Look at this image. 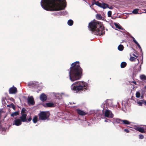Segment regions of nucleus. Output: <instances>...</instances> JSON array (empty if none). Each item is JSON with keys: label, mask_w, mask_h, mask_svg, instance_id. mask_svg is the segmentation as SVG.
Segmentation results:
<instances>
[{"label": "nucleus", "mask_w": 146, "mask_h": 146, "mask_svg": "<svg viewBox=\"0 0 146 146\" xmlns=\"http://www.w3.org/2000/svg\"><path fill=\"white\" fill-rule=\"evenodd\" d=\"M143 98V96H141V99H142Z\"/></svg>", "instance_id": "52"}, {"label": "nucleus", "mask_w": 146, "mask_h": 146, "mask_svg": "<svg viewBox=\"0 0 146 146\" xmlns=\"http://www.w3.org/2000/svg\"><path fill=\"white\" fill-rule=\"evenodd\" d=\"M101 107L103 110L112 109L114 107L112 101L111 99H107L101 105Z\"/></svg>", "instance_id": "5"}, {"label": "nucleus", "mask_w": 146, "mask_h": 146, "mask_svg": "<svg viewBox=\"0 0 146 146\" xmlns=\"http://www.w3.org/2000/svg\"><path fill=\"white\" fill-rule=\"evenodd\" d=\"M131 38H132V39H133V40H134L135 39V38H134V37H133V36H131Z\"/></svg>", "instance_id": "49"}, {"label": "nucleus", "mask_w": 146, "mask_h": 146, "mask_svg": "<svg viewBox=\"0 0 146 146\" xmlns=\"http://www.w3.org/2000/svg\"><path fill=\"white\" fill-rule=\"evenodd\" d=\"M122 123H123L124 124L128 125L130 123L127 120H122Z\"/></svg>", "instance_id": "31"}, {"label": "nucleus", "mask_w": 146, "mask_h": 146, "mask_svg": "<svg viewBox=\"0 0 146 146\" xmlns=\"http://www.w3.org/2000/svg\"><path fill=\"white\" fill-rule=\"evenodd\" d=\"M1 125H0V128H1Z\"/></svg>", "instance_id": "59"}, {"label": "nucleus", "mask_w": 146, "mask_h": 146, "mask_svg": "<svg viewBox=\"0 0 146 146\" xmlns=\"http://www.w3.org/2000/svg\"><path fill=\"white\" fill-rule=\"evenodd\" d=\"M5 113V112L3 110H0V117Z\"/></svg>", "instance_id": "36"}, {"label": "nucleus", "mask_w": 146, "mask_h": 146, "mask_svg": "<svg viewBox=\"0 0 146 146\" xmlns=\"http://www.w3.org/2000/svg\"><path fill=\"white\" fill-rule=\"evenodd\" d=\"M143 101H144V100H138L136 102V103L139 106H141L143 104H144Z\"/></svg>", "instance_id": "20"}, {"label": "nucleus", "mask_w": 146, "mask_h": 146, "mask_svg": "<svg viewBox=\"0 0 146 146\" xmlns=\"http://www.w3.org/2000/svg\"><path fill=\"white\" fill-rule=\"evenodd\" d=\"M133 41L134 42V43L136 44H137L138 43V42H137V41L135 40V39H134L133 40Z\"/></svg>", "instance_id": "42"}, {"label": "nucleus", "mask_w": 146, "mask_h": 146, "mask_svg": "<svg viewBox=\"0 0 146 146\" xmlns=\"http://www.w3.org/2000/svg\"><path fill=\"white\" fill-rule=\"evenodd\" d=\"M89 87V85L86 82L78 81L74 83L71 86V88L74 93H79L80 92L88 90Z\"/></svg>", "instance_id": "4"}, {"label": "nucleus", "mask_w": 146, "mask_h": 146, "mask_svg": "<svg viewBox=\"0 0 146 146\" xmlns=\"http://www.w3.org/2000/svg\"><path fill=\"white\" fill-rule=\"evenodd\" d=\"M6 115H5V116H4V117L5 118L6 117Z\"/></svg>", "instance_id": "56"}, {"label": "nucleus", "mask_w": 146, "mask_h": 146, "mask_svg": "<svg viewBox=\"0 0 146 146\" xmlns=\"http://www.w3.org/2000/svg\"><path fill=\"white\" fill-rule=\"evenodd\" d=\"M22 110H25V108H23Z\"/></svg>", "instance_id": "55"}, {"label": "nucleus", "mask_w": 146, "mask_h": 146, "mask_svg": "<svg viewBox=\"0 0 146 146\" xmlns=\"http://www.w3.org/2000/svg\"><path fill=\"white\" fill-rule=\"evenodd\" d=\"M95 4L96 5H97L98 6L101 7V6H102V3H100L98 2H96L95 3Z\"/></svg>", "instance_id": "35"}, {"label": "nucleus", "mask_w": 146, "mask_h": 146, "mask_svg": "<svg viewBox=\"0 0 146 146\" xmlns=\"http://www.w3.org/2000/svg\"><path fill=\"white\" fill-rule=\"evenodd\" d=\"M80 119L78 118H77L76 119H75V120L76 121H77L78 120H80Z\"/></svg>", "instance_id": "44"}, {"label": "nucleus", "mask_w": 146, "mask_h": 146, "mask_svg": "<svg viewBox=\"0 0 146 146\" xmlns=\"http://www.w3.org/2000/svg\"><path fill=\"white\" fill-rule=\"evenodd\" d=\"M133 55L134 56H135L136 58H137L138 57V56H137L136 55H135L134 54H133Z\"/></svg>", "instance_id": "47"}, {"label": "nucleus", "mask_w": 146, "mask_h": 146, "mask_svg": "<svg viewBox=\"0 0 146 146\" xmlns=\"http://www.w3.org/2000/svg\"><path fill=\"white\" fill-rule=\"evenodd\" d=\"M17 88L14 86H13L12 87L10 88L9 90V93L11 94H15L17 93Z\"/></svg>", "instance_id": "12"}, {"label": "nucleus", "mask_w": 146, "mask_h": 146, "mask_svg": "<svg viewBox=\"0 0 146 146\" xmlns=\"http://www.w3.org/2000/svg\"><path fill=\"white\" fill-rule=\"evenodd\" d=\"M143 102H144V104L146 106V102H145V101L144 100V101H143Z\"/></svg>", "instance_id": "51"}, {"label": "nucleus", "mask_w": 146, "mask_h": 146, "mask_svg": "<svg viewBox=\"0 0 146 146\" xmlns=\"http://www.w3.org/2000/svg\"><path fill=\"white\" fill-rule=\"evenodd\" d=\"M60 98H58V99H60Z\"/></svg>", "instance_id": "61"}, {"label": "nucleus", "mask_w": 146, "mask_h": 146, "mask_svg": "<svg viewBox=\"0 0 146 146\" xmlns=\"http://www.w3.org/2000/svg\"><path fill=\"white\" fill-rule=\"evenodd\" d=\"M101 7L104 9H106L108 7V5L105 3H102Z\"/></svg>", "instance_id": "21"}, {"label": "nucleus", "mask_w": 146, "mask_h": 146, "mask_svg": "<svg viewBox=\"0 0 146 146\" xmlns=\"http://www.w3.org/2000/svg\"><path fill=\"white\" fill-rule=\"evenodd\" d=\"M96 18L98 19H102V17L100 15L97 14L96 15Z\"/></svg>", "instance_id": "34"}, {"label": "nucleus", "mask_w": 146, "mask_h": 146, "mask_svg": "<svg viewBox=\"0 0 146 146\" xmlns=\"http://www.w3.org/2000/svg\"><path fill=\"white\" fill-rule=\"evenodd\" d=\"M104 114L105 117L108 118H112L114 116L113 114L110 110H106Z\"/></svg>", "instance_id": "9"}, {"label": "nucleus", "mask_w": 146, "mask_h": 146, "mask_svg": "<svg viewBox=\"0 0 146 146\" xmlns=\"http://www.w3.org/2000/svg\"><path fill=\"white\" fill-rule=\"evenodd\" d=\"M108 8H109V9H113V7L112 6H111L110 7H108Z\"/></svg>", "instance_id": "46"}, {"label": "nucleus", "mask_w": 146, "mask_h": 146, "mask_svg": "<svg viewBox=\"0 0 146 146\" xmlns=\"http://www.w3.org/2000/svg\"><path fill=\"white\" fill-rule=\"evenodd\" d=\"M103 111H104V110H103ZM103 112L104 113V112L103 111Z\"/></svg>", "instance_id": "62"}, {"label": "nucleus", "mask_w": 146, "mask_h": 146, "mask_svg": "<svg viewBox=\"0 0 146 146\" xmlns=\"http://www.w3.org/2000/svg\"><path fill=\"white\" fill-rule=\"evenodd\" d=\"M28 85L31 88H36L39 87V83L38 82L31 81L28 83Z\"/></svg>", "instance_id": "8"}, {"label": "nucleus", "mask_w": 146, "mask_h": 146, "mask_svg": "<svg viewBox=\"0 0 146 146\" xmlns=\"http://www.w3.org/2000/svg\"><path fill=\"white\" fill-rule=\"evenodd\" d=\"M33 121L34 123H36L37 121V117L36 116H35L33 119Z\"/></svg>", "instance_id": "32"}, {"label": "nucleus", "mask_w": 146, "mask_h": 146, "mask_svg": "<svg viewBox=\"0 0 146 146\" xmlns=\"http://www.w3.org/2000/svg\"><path fill=\"white\" fill-rule=\"evenodd\" d=\"M108 16L109 17H111V11H109L108 13Z\"/></svg>", "instance_id": "37"}, {"label": "nucleus", "mask_w": 146, "mask_h": 146, "mask_svg": "<svg viewBox=\"0 0 146 146\" xmlns=\"http://www.w3.org/2000/svg\"><path fill=\"white\" fill-rule=\"evenodd\" d=\"M31 118L30 117L28 119V120L29 121H30L31 120Z\"/></svg>", "instance_id": "43"}, {"label": "nucleus", "mask_w": 146, "mask_h": 146, "mask_svg": "<svg viewBox=\"0 0 146 146\" xmlns=\"http://www.w3.org/2000/svg\"><path fill=\"white\" fill-rule=\"evenodd\" d=\"M26 110H21V116L20 117V119L23 122H27V119L26 118L27 116V113L25 111Z\"/></svg>", "instance_id": "7"}, {"label": "nucleus", "mask_w": 146, "mask_h": 146, "mask_svg": "<svg viewBox=\"0 0 146 146\" xmlns=\"http://www.w3.org/2000/svg\"><path fill=\"white\" fill-rule=\"evenodd\" d=\"M137 46H138V47L139 48V49L141 50V48L140 46V45H139V44L138 43L137 44H136Z\"/></svg>", "instance_id": "39"}, {"label": "nucleus", "mask_w": 146, "mask_h": 146, "mask_svg": "<svg viewBox=\"0 0 146 146\" xmlns=\"http://www.w3.org/2000/svg\"><path fill=\"white\" fill-rule=\"evenodd\" d=\"M7 107H9L10 108H12L13 110H15V106L12 103L10 104L7 105Z\"/></svg>", "instance_id": "23"}, {"label": "nucleus", "mask_w": 146, "mask_h": 146, "mask_svg": "<svg viewBox=\"0 0 146 146\" xmlns=\"http://www.w3.org/2000/svg\"><path fill=\"white\" fill-rule=\"evenodd\" d=\"M67 24L70 26H72L73 24V21L71 19H70L68 21Z\"/></svg>", "instance_id": "25"}, {"label": "nucleus", "mask_w": 146, "mask_h": 146, "mask_svg": "<svg viewBox=\"0 0 146 146\" xmlns=\"http://www.w3.org/2000/svg\"><path fill=\"white\" fill-rule=\"evenodd\" d=\"M67 14V12L66 11H60L59 12H55L53 13V15L54 16L57 15L58 16L66 15Z\"/></svg>", "instance_id": "13"}, {"label": "nucleus", "mask_w": 146, "mask_h": 146, "mask_svg": "<svg viewBox=\"0 0 146 146\" xmlns=\"http://www.w3.org/2000/svg\"><path fill=\"white\" fill-rule=\"evenodd\" d=\"M22 121L20 119H17L13 122V125H15L17 126H19L22 124Z\"/></svg>", "instance_id": "11"}, {"label": "nucleus", "mask_w": 146, "mask_h": 146, "mask_svg": "<svg viewBox=\"0 0 146 146\" xmlns=\"http://www.w3.org/2000/svg\"><path fill=\"white\" fill-rule=\"evenodd\" d=\"M27 100L28 103L29 105H33L35 104L34 98L32 96L28 97Z\"/></svg>", "instance_id": "10"}, {"label": "nucleus", "mask_w": 146, "mask_h": 146, "mask_svg": "<svg viewBox=\"0 0 146 146\" xmlns=\"http://www.w3.org/2000/svg\"><path fill=\"white\" fill-rule=\"evenodd\" d=\"M124 130L127 133H128L129 132V130L127 129H125Z\"/></svg>", "instance_id": "40"}, {"label": "nucleus", "mask_w": 146, "mask_h": 146, "mask_svg": "<svg viewBox=\"0 0 146 146\" xmlns=\"http://www.w3.org/2000/svg\"><path fill=\"white\" fill-rule=\"evenodd\" d=\"M40 4L42 7L47 11H58L64 9L66 6L65 0L58 2H55L53 0H42Z\"/></svg>", "instance_id": "1"}, {"label": "nucleus", "mask_w": 146, "mask_h": 146, "mask_svg": "<svg viewBox=\"0 0 146 146\" xmlns=\"http://www.w3.org/2000/svg\"><path fill=\"white\" fill-rule=\"evenodd\" d=\"M113 121L112 123H122V120H121L119 119L118 118H113Z\"/></svg>", "instance_id": "17"}, {"label": "nucleus", "mask_w": 146, "mask_h": 146, "mask_svg": "<svg viewBox=\"0 0 146 146\" xmlns=\"http://www.w3.org/2000/svg\"><path fill=\"white\" fill-rule=\"evenodd\" d=\"M136 60H137V61H138V63H139V60L134 57H131L130 59V60L131 61H135Z\"/></svg>", "instance_id": "27"}, {"label": "nucleus", "mask_w": 146, "mask_h": 146, "mask_svg": "<svg viewBox=\"0 0 146 146\" xmlns=\"http://www.w3.org/2000/svg\"><path fill=\"white\" fill-rule=\"evenodd\" d=\"M111 121L110 120H109L108 119H106L105 120V122H110Z\"/></svg>", "instance_id": "41"}, {"label": "nucleus", "mask_w": 146, "mask_h": 146, "mask_svg": "<svg viewBox=\"0 0 146 146\" xmlns=\"http://www.w3.org/2000/svg\"><path fill=\"white\" fill-rule=\"evenodd\" d=\"M124 48L123 46V45L121 44H120L119 45L118 47V50L120 51H122L123 50Z\"/></svg>", "instance_id": "28"}, {"label": "nucleus", "mask_w": 146, "mask_h": 146, "mask_svg": "<svg viewBox=\"0 0 146 146\" xmlns=\"http://www.w3.org/2000/svg\"><path fill=\"white\" fill-rule=\"evenodd\" d=\"M136 97L138 98H139L140 97L141 94L139 92H137L136 93Z\"/></svg>", "instance_id": "33"}, {"label": "nucleus", "mask_w": 146, "mask_h": 146, "mask_svg": "<svg viewBox=\"0 0 146 146\" xmlns=\"http://www.w3.org/2000/svg\"><path fill=\"white\" fill-rule=\"evenodd\" d=\"M88 29L93 34L100 36L105 33L104 27L101 22L96 21H92L89 23Z\"/></svg>", "instance_id": "3"}, {"label": "nucleus", "mask_w": 146, "mask_h": 146, "mask_svg": "<svg viewBox=\"0 0 146 146\" xmlns=\"http://www.w3.org/2000/svg\"><path fill=\"white\" fill-rule=\"evenodd\" d=\"M47 97L46 95L44 93H42L40 96V100L42 102L46 101L47 100Z\"/></svg>", "instance_id": "15"}, {"label": "nucleus", "mask_w": 146, "mask_h": 146, "mask_svg": "<svg viewBox=\"0 0 146 146\" xmlns=\"http://www.w3.org/2000/svg\"><path fill=\"white\" fill-rule=\"evenodd\" d=\"M139 9H136L133 10L132 11V13L134 14H137L138 13V11L139 10Z\"/></svg>", "instance_id": "30"}, {"label": "nucleus", "mask_w": 146, "mask_h": 146, "mask_svg": "<svg viewBox=\"0 0 146 146\" xmlns=\"http://www.w3.org/2000/svg\"><path fill=\"white\" fill-rule=\"evenodd\" d=\"M72 103L74 104H75L74 102H69L70 104H72Z\"/></svg>", "instance_id": "50"}, {"label": "nucleus", "mask_w": 146, "mask_h": 146, "mask_svg": "<svg viewBox=\"0 0 146 146\" xmlns=\"http://www.w3.org/2000/svg\"><path fill=\"white\" fill-rule=\"evenodd\" d=\"M144 10L145 11V13H146V9H145Z\"/></svg>", "instance_id": "53"}, {"label": "nucleus", "mask_w": 146, "mask_h": 146, "mask_svg": "<svg viewBox=\"0 0 146 146\" xmlns=\"http://www.w3.org/2000/svg\"><path fill=\"white\" fill-rule=\"evenodd\" d=\"M140 78L141 80H146V76L144 75H141L140 76Z\"/></svg>", "instance_id": "29"}, {"label": "nucleus", "mask_w": 146, "mask_h": 146, "mask_svg": "<svg viewBox=\"0 0 146 146\" xmlns=\"http://www.w3.org/2000/svg\"><path fill=\"white\" fill-rule=\"evenodd\" d=\"M77 113L80 115H85L88 114L87 112L84 110H77Z\"/></svg>", "instance_id": "16"}, {"label": "nucleus", "mask_w": 146, "mask_h": 146, "mask_svg": "<svg viewBox=\"0 0 146 146\" xmlns=\"http://www.w3.org/2000/svg\"><path fill=\"white\" fill-rule=\"evenodd\" d=\"M135 129L141 133H144L145 132L144 129L143 127H136L135 128Z\"/></svg>", "instance_id": "18"}, {"label": "nucleus", "mask_w": 146, "mask_h": 146, "mask_svg": "<svg viewBox=\"0 0 146 146\" xmlns=\"http://www.w3.org/2000/svg\"><path fill=\"white\" fill-rule=\"evenodd\" d=\"M7 101L6 99L5 98H3L2 99V104L3 105L6 106V102Z\"/></svg>", "instance_id": "22"}, {"label": "nucleus", "mask_w": 146, "mask_h": 146, "mask_svg": "<svg viewBox=\"0 0 146 146\" xmlns=\"http://www.w3.org/2000/svg\"><path fill=\"white\" fill-rule=\"evenodd\" d=\"M56 98H57V96H56Z\"/></svg>", "instance_id": "57"}, {"label": "nucleus", "mask_w": 146, "mask_h": 146, "mask_svg": "<svg viewBox=\"0 0 146 146\" xmlns=\"http://www.w3.org/2000/svg\"><path fill=\"white\" fill-rule=\"evenodd\" d=\"M127 65V63L125 62H123L121 64V68H123L125 67Z\"/></svg>", "instance_id": "24"}, {"label": "nucleus", "mask_w": 146, "mask_h": 146, "mask_svg": "<svg viewBox=\"0 0 146 146\" xmlns=\"http://www.w3.org/2000/svg\"><path fill=\"white\" fill-rule=\"evenodd\" d=\"M19 114V111H16L15 112H13L12 113V114H11V116L13 117H14L15 116H17Z\"/></svg>", "instance_id": "26"}, {"label": "nucleus", "mask_w": 146, "mask_h": 146, "mask_svg": "<svg viewBox=\"0 0 146 146\" xmlns=\"http://www.w3.org/2000/svg\"><path fill=\"white\" fill-rule=\"evenodd\" d=\"M50 113L49 111L41 112L39 114V119L41 120L47 119L49 117Z\"/></svg>", "instance_id": "6"}, {"label": "nucleus", "mask_w": 146, "mask_h": 146, "mask_svg": "<svg viewBox=\"0 0 146 146\" xmlns=\"http://www.w3.org/2000/svg\"><path fill=\"white\" fill-rule=\"evenodd\" d=\"M0 110H3V108H2V109H1H1H0Z\"/></svg>", "instance_id": "58"}, {"label": "nucleus", "mask_w": 146, "mask_h": 146, "mask_svg": "<svg viewBox=\"0 0 146 146\" xmlns=\"http://www.w3.org/2000/svg\"><path fill=\"white\" fill-rule=\"evenodd\" d=\"M141 65H140V66H139V67H140V69H141Z\"/></svg>", "instance_id": "54"}, {"label": "nucleus", "mask_w": 146, "mask_h": 146, "mask_svg": "<svg viewBox=\"0 0 146 146\" xmlns=\"http://www.w3.org/2000/svg\"><path fill=\"white\" fill-rule=\"evenodd\" d=\"M44 106L45 107H54L56 106V105L54 103L49 102L44 104Z\"/></svg>", "instance_id": "14"}, {"label": "nucleus", "mask_w": 146, "mask_h": 146, "mask_svg": "<svg viewBox=\"0 0 146 146\" xmlns=\"http://www.w3.org/2000/svg\"><path fill=\"white\" fill-rule=\"evenodd\" d=\"M38 92H39V91H37L38 93Z\"/></svg>", "instance_id": "60"}, {"label": "nucleus", "mask_w": 146, "mask_h": 146, "mask_svg": "<svg viewBox=\"0 0 146 146\" xmlns=\"http://www.w3.org/2000/svg\"><path fill=\"white\" fill-rule=\"evenodd\" d=\"M144 137V136L142 134H140L139 135V138L140 139H142Z\"/></svg>", "instance_id": "38"}, {"label": "nucleus", "mask_w": 146, "mask_h": 146, "mask_svg": "<svg viewBox=\"0 0 146 146\" xmlns=\"http://www.w3.org/2000/svg\"><path fill=\"white\" fill-rule=\"evenodd\" d=\"M1 129L2 131H5L6 130L4 128H2Z\"/></svg>", "instance_id": "45"}, {"label": "nucleus", "mask_w": 146, "mask_h": 146, "mask_svg": "<svg viewBox=\"0 0 146 146\" xmlns=\"http://www.w3.org/2000/svg\"><path fill=\"white\" fill-rule=\"evenodd\" d=\"M114 25L116 27V28L118 29L121 30H124V29L119 24L115 23Z\"/></svg>", "instance_id": "19"}, {"label": "nucleus", "mask_w": 146, "mask_h": 146, "mask_svg": "<svg viewBox=\"0 0 146 146\" xmlns=\"http://www.w3.org/2000/svg\"><path fill=\"white\" fill-rule=\"evenodd\" d=\"M132 83H134L135 85H136V82L135 81H132Z\"/></svg>", "instance_id": "48"}, {"label": "nucleus", "mask_w": 146, "mask_h": 146, "mask_svg": "<svg viewBox=\"0 0 146 146\" xmlns=\"http://www.w3.org/2000/svg\"><path fill=\"white\" fill-rule=\"evenodd\" d=\"M82 69L81 68L78 61L72 63L69 72L70 79L73 82L80 79L82 76Z\"/></svg>", "instance_id": "2"}]
</instances>
